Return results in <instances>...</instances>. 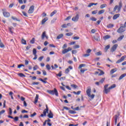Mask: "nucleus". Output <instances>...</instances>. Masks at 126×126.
Instances as JSON below:
<instances>
[{
  "label": "nucleus",
  "instance_id": "obj_1",
  "mask_svg": "<svg viewBox=\"0 0 126 126\" xmlns=\"http://www.w3.org/2000/svg\"><path fill=\"white\" fill-rule=\"evenodd\" d=\"M123 7V2L122 1H120L119 3V5H116L113 9V11L115 12L116 10H118V12H120L121 11V8Z\"/></svg>",
  "mask_w": 126,
  "mask_h": 126
},
{
  "label": "nucleus",
  "instance_id": "obj_2",
  "mask_svg": "<svg viewBox=\"0 0 126 126\" xmlns=\"http://www.w3.org/2000/svg\"><path fill=\"white\" fill-rule=\"evenodd\" d=\"M47 92L51 95H56L57 96H59V93L56 89H54V90H48Z\"/></svg>",
  "mask_w": 126,
  "mask_h": 126
},
{
  "label": "nucleus",
  "instance_id": "obj_3",
  "mask_svg": "<svg viewBox=\"0 0 126 126\" xmlns=\"http://www.w3.org/2000/svg\"><path fill=\"white\" fill-rule=\"evenodd\" d=\"M108 86H109V85L106 84L104 87L103 92L105 93V94H108V93H110V92H111V90L109 87L108 88Z\"/></svg>",
  "mask_w": 126,
  "mask_h": 126
},
{
  "label": "nucleus",
  "instance_id": "obj_4",
  "mask_svg": "<svg viewBox=\"0 0 126 126\" xmlns=\"http://www.w3.org/2000/svg\"><path fill=\"white\" fill-rule=\"evenodd\" d=\"M46 108L43 111V114H41L40 115V117H46V116H47V114L49 113V108H48V105H46Z\"/></svg>",
  "mask_w": 126,
  "mask_h": 126
},
{
  "label": "nucleus",
  "instance_id": "obj_5",
  "mask_svg": "<svg viewBox=\"0 0 126 126\" xmlns=\"http://www.w3.org/2000/svg\"><path fill=\"white\" fill-rule=\"evenodd\" d=\"M125 31L126 27H125V26L120 27V28L117 30L118 33H123Z\"/></svg>",
  "mask_w": 126,
  "mask_h": 126
},
{
  "label": "nucleus",
  "instance_id": "obj_6",
  "mask_svg": "<svg viewBox=\"0 0 126 126\" xmlns=\"http://www.w3.org/2000/svg\"><path fill=\"white\" fill-rule=\"evenodd\" d=\"M34 5L31 6L28 11V13H29V14L33 13L34 12Z\"/></svg>",
  "mask_w": 126,
  "mask_h": 126
},
{
  "label": "nucleus",
  "instance_id": "obj_7",
  "mask_svg": "<svg viewBox=\"0 0 126 126\" xmlns=\"http://www.w3.org/2000/svg\"><path fill=\"white\" fill-rule=\"evenodd\" d=\"M71 50H72V49H71V48L70 47H68V49H64L62 51V54H63V55H64V54L68 53V52H70V51H71Z\"/></svg>",
  "mask_w": 126,
  "mask_h": 126
},
{
  "label": "nucleus",
  "instance_id": "obj_8",
  "mask_svg": "<svg viewBox=\"0 0 126 126\" xmlns=\"http://www.w3.org/2000/svg\"><path fill=\"white\" fill-rule=\"evenodd\" d=\"M118 44H116L114 45H113L112 46V47L111 48L110 51L112 53H114V52H115V51H116L117 50V48H118Z\"/></svg>",
  "mask_w": 126,
  "mask_h": 126
},
{
  "label": "nucleus",
  "instance_id": "obj_9",
  "mask_svg": "<svg viewBox=\"0 0 126 126\" xmlns=\"http://www.w3.org/2000/svg\"><path fill=\"white\" fill-rule=\"evenodd\" d=\"M78 19H79V15H78V14H77L75 17H73L72 18V21H74V22H77Z\"/></svg>",
  "mask_w": 126,
  "mask_h": 126
},
{
  "label": "nucleus",
  "instance_id": "obj_10",
  "mask_svg": "<svg viewBox=\"0 0 126 126\" xmlns=\"http://www.w3.org/2000/svg\"><path fill=\"white\" fill-rule=\"evenodd\" d=\"M86 93L88 96H90V94H91V87H88L87 88Z\"/></svg>",
  "mask_w": 126,
  "mask_h": 126
},
{
  "label": "nucleus",
  "instance_id": "obj_11",
  "mask_svg": "<svg viewBox=\"0 0 126 126\" xmlns=\"http://www.w3.org/2000/svg\"><path fill=\"white\" fill-rule=\"evenodd\" d=\"M46 38V39H48L49 36H48L47 35H46V32H44L41 35V39L42 40H44Z\"/></svg>",
  "mask_w": 126,
  "mask_h": 126
},
{
  "label": "nucleus",
  "instance_id": "obj_12",
  "mask_svg": "<svg viewBox=\"0 0 126 126\" xmlns=\"http://www.w3.org/2000/svg\"><path fill=\"white\" fill-rule=\"evenodd\" d=\"M3 15L4 16V17H9V16H10V13H9V12H3Z\"/></svg>",
  "mask_w": 126,
  "mask_h": 126
},
{
  "label": "nucleus",
  "instance_id": "obj_13",
  "mask_svg": "<svg viewBox=\"0 0 126 126\" xmlns=\"http://www.w3.org/2000/svg\"><path fill=\"white\" fill-rule=\"evenodd\" d=\"M47 116L49 119H53L54 118V114L52 111H50L49 113L48 114Z\"/></svg>",
  "mask_w": 126,
  "mask_h": 126
},
{
  "label": "nucleus",
  "instance_id": "obj_14",
  "mask_svg": "<svg viewBox=\"0 0 126 126\" xmlns=\"http://www.w3.org/2000/svg\"><path fill=\"white\" fill-rule=\"evenodd\" d=\"M119 17H120V14H116L113 16V19L116 20V19L119 18Z\"/></svg>",
  "mask_w": 126,
  "mask_h": 126
},
{
  "label": "nucleus",
  "instance_id": "obj_15",
  "mask_svg": "<svg viewBox=\"0 0 126 126\" xmlns=\"http://www.w3.org/2000/svg\"><path fill=\"white\" fill-rule=\"evenodd\" d=\"M48 21V18L46 17L44 19H43L41 21V24L43 25V24H45V23Z\"/></svg>",
  "mask_w": 126,
  "mask_h": 126
},
{
  "label": "nucleus",
  "instance_id": "obj_16",
  "mask_svg": "<svg viewBox=\"0 0 126 126\" xmlns=\"http://www.w3.org/2000/svg\"><path fill=\"white\" fill-rule=\"evenodd\" d=\"M63 33H61L58 35L56 39H57V40H60V39H62V38H63Z\"/></svg>",
  "mask_w": 126,
  "mask_h": 126
},
{
  "label": "nucleus",
  "instance_id": "obj_17",
  "mask_svg": "<svg viewBox=\"0 0 126 126\" xmlns=\"http://www.w3.org/2000/svg\"><path fill=\"white\" fill-rule=\"evenodd\" d=\"M126 73H124L121 75L119 78V80H122V79H123L124 77H126Z\"/></svg>",
  "mask_w": 126,
  "mask_h": 126
},
{
  "label": "nucleus",
  "instance_id": "obj_18",
  "mask_svg": "<svg viewBox=\"0 0 126 126\" xmlns=\"http://www.w3.org/2000/svg\"><path fill=\"white\" fill-rule=\"evenodd\" d=\"M38 99H39V94H36L35 101L34 102V104H36V103L38 102Z\"/></svg>",
  "mask_w": 126,
  "mask_h": 126
},
{
  "label": "nucleus",
  "instance_id": "obj_19",
  "mask_svg": "<svg viewBox=\"0 0 126 126\" xmlns=\"http://www.w3.org/2000/svg\"><path fill=\"white\" fill-rule=\"evenodd\" d=\"M117 70H118V69L116 68L112 69L110 71L111 74H113V73H115V72H116V71H117Z\"/></svg>",
  "mask_w": 126,
  "mask_h": 126
},
{
  "label": "nucleus",
  "instance_id": "obj_20",
  "mask_svg": "<svg viewBox=\"0 0 126 126\" xmlns=\"http://www.w3.org/2000/svg\"><path fill=\"white\" fill-rule=\"evenodd\" d=\"M110 38H111V36L109 35H106L103 37L104 40H108V39H110Z\"/></svg>",
  "mask_w": 126,
  "mask_h": 126
},
{
  "label": "nucleus",
  "instance_id": "obj_21",
  "mask_svg": "<svg viewBox=\"0 0 126 126\" xmlns=\"http://www.w3.org/2000/svg\"><path fill=\"white\" fill-rule=\"evenodd\" d=\"M106 6H107V4H102L100 5V8H101V9H103V8H105Z\"/></svg>",
  "mask_w": 126,
  "mask_h": 126
},
{
  "label": "nucleus",
  "instance_id": "obj_22",
  "mask_svg": "<svg viewBox=\"0 0 126 126\" xmlns=\"http://www.w3.org/2000/svg\"><path fill=\"white\" fill-rule=\"evenodd\" d=\"M124 37L125 35H122L118 38L117 41H122V39H124Z\"/></svg>",
  "mask_w": 126,
  "mask_h": 126
},
{
  "label": "nucleus",
  "instance_id": "obj_23",
  "mask_svg": "<svg viewBox=\"0 0 126 126\" xmlns=\"http://www.w3.org/2000/svg\"><path fill=\"white\" fill-rule=\"evenodd\" d=\"M32 54H33V55L34 56V55H36L37 54V50H36V49L34 48L33 49V51H32Z\"/></svg>",
  "mask_w": 126,
  "mask_h": 126
},
{
  "label": "nucleus",
  "instance_id": "obj_24",
  "mask_svg": "<svg viewBox=\"0 0 126 126\" xmlns=\"http://www.w3.org/2000/svg\"><path fill=\"white\" fill-rule=\"evenodd\" d=\"M73 94H75V95H79L80 93H81V91H79L77 93L76 92H73Z\"/></svg>",
  "mask_w": 126,
  "mask_h": 126
},
{
  "label": "nucleus",
  "instance_id": "obj_25",
  "mask_svg": "<svg viewBox=\"0 0 126 126\" xmlns=\"http://www.w3.org/2000/svg\"><path fill=\"white\" fill-rule=\"evenodd\" d=\"M56 13H57V11H53V12L51 13V14H50L51 17L54 16V15H55V14H56Z\"/></svg>",
  "mask_w": 126,
  "mask_h": 126
},
{
  "label": "nucleus",
  "instance_id": "obj_26",
  "mask_svg": "<svg viewBox=\"0 0 126 126\" xmlns=\"http://www.w3.org/2000/svg\"><path fill=\"white\" fill-rule=\"evenodd\" d=\"M72 35H73V33L72 32H68L65 34V35L68 37H69V36H72Z\"/></svg>",
  "mask_w": 126,
  "mask_h": 126
},
{
  "label": "nucleus",
  "instance_id": "obj_27",
  "mask_svg": "<svg viewBox=\"0 0 126 126\" xmlns=\"http://www.w3.org/2000/svg\"><path fill=\"white\" fill-rule=\"evenodd\" d=\"M110 44L105 46V50H106V52H107L108 51V50H109V49H110Z\"/></svg>",
  "mask_w": 126,
  "mask_h": 126
},
{
  "label": "nucleus",
  "instance_id": "obj_28",
  "mask_svg": "<svg viewBox=\"0 0 126 126\" xmlns=\"http://www.w3.org/2000/svg\"><path fill=\"white\" fill-rule=\"evenodd\" d=\"M19 76H20V77H25V75H24L23 73H20L18 74Z\"/></svg>",
  "mask_w": 126,
  "mask_h": 126
},
{
  "label": "nucleus",
  "instance_id": "obj_29",
  "mask_svg": "<svg viewBox=\"0 0 126 126\" xmlns=\"http://www.w3.org/2000/svg\"><path fill=\"white\" fill-rule=\"evenodd\" d=\"M88 97H89L91 99H94V97H95V94H93L91 95L90 94V96H88Z\"/></svg>",
  "mask_w": 126,
  "mask_h": 126
},
{
  "label": "nucleus",
  "instance_id": "obj_30",
  "mask_svg": "<svg viewBox=\"0 0 126 126\" xmlns=\"http://www.w3.org/2000/svg\"><path fill=\"white\" fill-rule=\"evenodd\" d=\"M31 44H34L35 43V38L33 37L30 41Z\"/></svg>",
  "mask_w": 126,
  "mask_h": 126
},
{
  "label": "nucleus",
  "instance_id": "obj_31",
  "mask_svg": "<svg viewBox=\"0 0 126 126\" xmlns=\"http://www.w3.org/2000/svg\"><path fill=\"white\" fill-rule=\"evenodd\" d=\"M105 12V10L104 9H102V10H100L99 12H98V14H102L103 13H104Z\"/></svg>",
  "mask_w": 126,
  "mask_h": 126
},
{
  "label": "nucleus",
  "instance_id": "obj_32",
  "mask_svg": "<svg viewBox=\"0 0 126 126\" xmlns=\"http://www.w3.org/2000/svg\"><path fill=\"white\" fill-rule=\"evenodd\" d=\"M116 87V84H113L111 86L109 87V88L111 90V89H114Z\"/></svg>",
  "mask_w": 126,
  "mask_h": 126
},
{
  "label": "nucleus",
  "instance_id": "obj_33",
  "mask_svg": "<svg viewBox=\"0 0 126 126\" xmlns=\"http://www.w3.org/2000/svg\"><path fill=\"white\" fill-rule=\"evenodd\" d=\"M95 55H96V56H101V55H102V52H101V51H99V52H96V53H95Z\"/></svg>",
  "mask_w": 126,
  "mask_h": 126
},
{
  "label": "nucleus",
  "instance_id": "obj_34",
  "mask_svg": "<svg viewBox=\"0 0 126 126\" xmlns=\"http://www.w3.org/2000/svg\"><path fill=\"white\" fill-rule=\"evenodd\" d=\"M39 80H40V81H41L42 82L44 83V84H46V83H47V81H45V80H43L42 78H39Z\"/></svg>",
  "mask_w": 126,
  "mask_h": 126
},
{
  "label": "nucleus",
  "instance_id": "obj_35",
  "mask_svg": "<svg viewBox=\"0 0 126 126\" xmlns=\"http://www.w3.org/2000/svg\"><path fill=\"white\" fill-rule=\"evenodd\" d=\"M86 64H81L79 65V68H81L82 67H84L85 66H86Z\"/></svg>",
  "mask_w": 126,
  "mask_h": 126
},
{
  "label": "nucleus",
  "instance_id": "obj_36",
  "mask_svg": "<svg viewBox=\"0 0 126 126\" xmlns=\"http://www.w3.org/2000/svg\"><path fill=\"white\" fill-rule=\"evenodd\" d=\"M13 29V27L9 28V31L10 32L11 34H12L13 32H12V30Z\"/></svg>",
  "mask_w": 126,
  "mask_h": 126
},
{
  "label": "nucleus",
  "instance_id": "obj_37",
  "mask_svg": "<svg viewBox=\"0 0 126 126\" xmlns=\"http://www.w3.org/2000/svg\"><path fill=\"white\" fill-rule=\"evenodd\" d=\"M39 67H38V65H35L33 67V70H37V69H38Z\"/></svg>",
  "mask_w": 126,
  "mask_h": 126
},
{
  "label": "nucleus",
  "instance_id": "obj_38",
  "mask_svg": "<svg viewBox=\"0 0 126 126\" xmlns=\"http://www.w3.org/2000/svg\"><path fill=\"white\" fill-rule=\"evenodd\" d=\"M22 13L24 16H25V17H28V15H27V13H26L25 11H23Z\"/></svg>",
  "mask_w": 126,
  "mask_h": 126
},
{
  "label": "nucleus",
  "instance_id": "obj_39",
  "mask_svg": "<svg viewBox=\"0 0 126 126\" xmlns=\"http://www.w3.org/2000/svg\"><path fill=\"white\" fill-rule=\"evenodd\" d=\"M22 44H23V45H26V40L22 39Z\"/></svg>",
  "mask_w": 126,
  "mask_h": 126
},
{
  "label": "nucleus",
  "instance_id": "obj_40",
  "mask_svg": "<svg viewBox=\"0 0 126 126\" xmlns=\"http://www.w3.org/2000/svg\"><path fill=\"white\" fill-rule=\"evenodd\" d=\"M112 27H114V25L113 24H109L107 26V28H112Z\"/></svg>",
  "mask_w": 126,
  "mask_h": 126
},
{
  "label": "nucleus",
  "instance_id": "obj_41",
  "mask_svg": "<svg viewBox=\"0 0 126 126\" xmlns=\"http://www.w3.org/2000/svg\"><path fill=\"white\" fill-rule=\"evenodd\" d=\"M69 113L70 114H76V112L73 110H69Z\"/></svg>",
  "mask_w": 126,
  "mask_h": 126
},
{
  "label": "nucleus",
  "instance_id": "obj_42",
  "mask_svg": "<svg viewBox=\"0 0 126 126\" xmlns=\"http://www.w3.org/2000/svg\"><path fill=\"white\" fill-rule=\"evenodd\" d=\"M87 69H82L80 70L81 72H82V73H84L85 71H87Z\"/></svg>",
  "mask_w": 126,
  "mask_h": 126
},
{
  "label": "nucleus",
  "instance_id": "obj_43",
  "mask_svg": "<svg viewBox=\"0 0 126 126\" xmlns=\"http://www.w3.org/2000/svg\"><path fill=\"white\" fill-rule=\"evenodd\" d=\"M71 87H72L73 88H77V85L72 84L71 85Z\"/></svg>",
  "mask_w": 126,
  "mask_h": 126
},
{
  "label": "nucleus",
  "instance_id": "obj_44",
  "mask_svg": "<svg viewBox=\"0 0 126 126\" xmlns=\"http://www.w3.org/2000/svg\"><path fill=\"white\" fill-rule=\"evenodd\" d=\"M46 68L48 69V70H50V69H51V66H50V65L47 64L46 65Z\"/></svg>",
  "mask_w": 126,
  "mask_h": 126
},
{
  "label": "nucleus",
  "instance_id": "obj_45",
  "mask_svg": "<svg viewBox=\"0 0 126 126\" xmlns=\"http://www.w3.org/2000/svg\"><path fill=\"white\" fill-rule=\"evenodd\" d=\"M62 28H67V25L66 24H63L62 25Z\"/></svg>",
  "mask_w": 126,
  "mask_h": 126
},
{
  "label": "nucleus",
  "instance_id": "obj_46",
  "mask_svg": "<svg viewBox=\"0 0 126 126\" xmlns=\"http://www.w3.org/2000/svg\"><path fill=\"white\" fill-rule=\"evenodd\" d=\"M11 18H12V19H13V20H16V21H19V20H18V19H17V18L14 17L13 16H12Z\"/></svg>",
  "mask_w": 126,
  "mask_h": 126
},
{
  "label": "nucleus",
  "instance_id": "obj_47",
  "mask_svg": "<svg viewBox=\"0 0 126 126\" xmlns=\"http://www.w3.org/2000/svg\"><path fill=\"white\" fill-rule=\"evenodd\" d=\"M36 115H37V113H36V112H34L31 115V118H33V117H35V116H36Z\"/></svg>",
  "mask_w": 126,
  "mask_h": 126
},
{
  "label": "nucleus",
  "instance_id": "obj_48",
  "mask_svg": "<svg viewBox=\"0 0 126 126\" xmlns=\"http://www.w3.org/2000/svg\"><path fill=\"white\" fill-rule=\"evenodd\" d=\"M43 59H44V56H41L38 58V61H39V62H42Z\"/></svg>",
  "mask_w": 126,
  "mask_h": 126
},
{
  "label": "nucleus",
  "instance_id": "obj_49",
  "mask_svg": "<svg viewBox=\"0 0 126 126\" xmlns=\"http://www.w3.org/2000/svg\"><path fill=\"white\" fill-rule=\"evenodd\" d=\"M90 19L92 21H96V20H97V19L95 18V17H92V18H91Z\"/></svg>",
  "mask_w": 126,
  "mask_h": 126
},
{
  "label": "nucleus",
  "instance_id": "obj_50",
  "mask_svg": "<svg viewBox=\"0 0 126 126\" xmlns=\"http://www.w3.org/2000/svg\"><path fill=\"white\" fill-rule=\"evenodd\" d=\"M74 49H78L79 48V45H76L73 46Z\"/></svg>",
  "mask_w": 126,
  "mask_h": 126
},
{
  "label": "nucleus",
  "instance_id": "obj_51",
  "mask_svg": "<svg viewBox=\"0 0 126 126\" xmlns=\"http://www.w3.org/2000/svg\"><path fill=\"white\" fill-rule=\"evenodd\" d=\"M9 114L11 115L12 114V109L11 108H9Z\"/></svg>",
  "mask_w": 126,
  "mask_h": 126
},
{
  "label": "nucleus",
  "instance_id": "obj_52",
  "mask_svg": "<svg viewBox=\"0 0 126 126\" xmlns=\"http://www.w3.org/2000/svg\"><path fill=\"white\" fill-rule=\"evenodd\" d=\"M5 112V111L4 110H2L0 112V116L2 115V114H4V113Z\"/></svg>",
  "mask_w": 126,
  "mask_h": 126
},
{
  "label": "nucleus",
  "instance_id": "obj_53",
  "mask_svg": "<svg viewBox=\"0 0 126 126\" xmlns=\"http://www.w3.org/2000/svg\"><path fill=\"white\" fill-rule=\"evenodd\" d=\"M126 56H124L122 57H121V58L120 59V60L123 62L124 61V60H125V59H126Z\"/></svg>",
  "mask_w": 126,
  "mask_h": 126
},
{
  "label": "nucleus",
  "instance_id": "obj_54",
  "mask_svg": "<svg viewBox=\"0 0 126 126\" xmlns=\"http://www.w3.org/2000/svg\"><path fill=\"white\" fill-rule=\"evenodd\" d=\"M97 12H98V10H96L92 11V14H97Z\"/></svg>",
  "mask_w": 126,
  "mask_h": 126
},
{
  "label": "nucleus",
  "instance_id": "obj_55",
  "mask_svg": "<svg viewBox=\"0 0 126 126\" xmlns=\"http://www.w3.org/2000/svg\"><path fill=\"white\" fill-rule=\"evenodd\" d=\"M118 118H119V115H116L114 117L115 121H118Z\"/></svg>",
  "mask_w": 126,
  "mask_h": 126
},
{
  "label": "nucleus",
  "instance_id": "obj_56",
  "mask_svg": "<svg viewBox=\"0 0 126 126\" xmlns=\"http://www.w3.org/2000/svg\"><path fill=\"white\" fill-rule=\"evenodd\" d=\"M65 48H67V44L66 43H65L63 46V49H65Z\"/></svg>",
  "mask_w": 126,
  "mask_h": 126
},
{
  "label": "nucleus",
  "instance_id": "obj_57",
  "mask_svg": "<svg viewBox=\"0 0 126 126\" xmlns=\"http://www.w3.org/2000/svg\"><path fill=\"white\" fill-rule=\"evenodd\" d=\"M104 81H105V78H102V79L100 80L99 82H100V83H103V82H104Z\"/></svg>",
  "mask_w": 126,
  "mask_h": 126
},
{
  "label": "nucleus",
  "instance_id": "obj_58",
  "mask_svg": "<svg viewBox=\"0 0 126 126\" xmlns=\"http://www.w3.org/2000/svg\"><path fill=\"white\" fill-rule=\"evenodd\" d=\"M80 37L78 36H75L73 38L74 40H79Z\"/></svg>",
  "mask_w": 126,
  "mask_h": 126
},
{
  "label": "nucleus",
  "instance_id": "obj_59",
  "mask_svg": "<svg viewBox=\"0 0 126 126\" xmlns=\"http://www.w3.org/2000/svg\"><path fill=\"white\" fill-rule=\"evenodd\" d=\"M0 48H4V45H3V43L0 42Z\"/></svg>",
  "mask_w": 126,
  "mask_h": 126
},
{
  "label": "nucleus",
  "instance_id": "obj_60",
  "mask_svg": "<svg viewBox=\"0 0 126 126\" xmlns=\"http://www.w3.org/2000/svg\"><path fill=\"white\" fill-rule=\"evenodd\" d=\"M43 75H47V72L45 70H42Z\"/></svg>",
  "mask_w": 126,
  "mask_h": 126
},
{
  "label": "nucleus",
  "instance_id": "obj_61",
  "mask_svg": "<svg viewBox=\"0 0 126 126\" xmlns=\"http://www.w3.org/2000/svg\"><path fill=\"white\" fill-rule=\"evenodd\" d=\"M65 72V73H68V72H69V68H67V69H66Z\"/></svg>",
  "mask_w": 126,
  "mask_h": 126
},
{
  "label": "nucleus",
  "instance_id": "obj_62",
  "mask_svg": "<svg viewBox=\"0 0 126 126\" xmlns=\"http://www.w3.org/2000/svg\"><path fill=\"white\" fill-rule=\"evenodd\" d=\"M104 71L101 70V71H100V73L98 74V75H99V76L103 75V74H104Z\"/></svg>",
  "mask_w": 126,
  "mask_h": 126
},
{
  "label": "nucleus",
  "instance_id": "obj_63",
  "mask_svg": "<svg viewBox=\"0 0 126 126\" xmlns=\"http://www.w3.org/2000/svg\"><path fill=\"white\" fill-rule=\"evenodd\" d=\"M89 56H90V54H89V53H88V54H84V55H83V57H89Z\"/></svg>",
  "mask_w": 126,
  "mask_h": 126
},
{
  "label": "nucleus",
  "instance_id": "obj_64",
  "mask_svg": "<svg viewBox=\"0 0 126 126\" xmlns=\"http://www.w3.org/2000/svg\"><path fill=\"white\" fill-rule=\"evenodd\" d=\"M91 6H93V3H90L88 5V7H91Z\"/></svg>",
  "mask_w": 126,
  "mask_h": 126
}]
</instances>
